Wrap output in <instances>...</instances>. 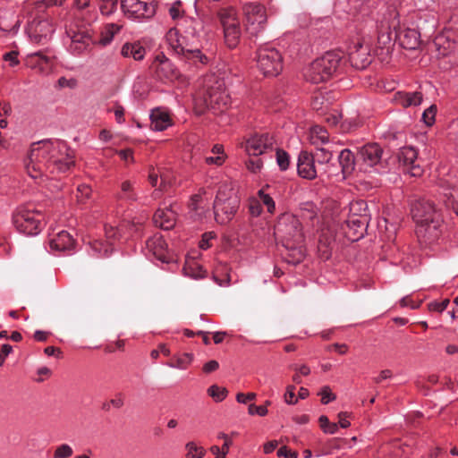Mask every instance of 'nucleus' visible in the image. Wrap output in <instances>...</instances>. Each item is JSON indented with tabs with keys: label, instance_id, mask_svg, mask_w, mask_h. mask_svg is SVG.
<instances>
[{
	"label": "nucleus",
	"instance_id": "nucleus-1",
	"mask_svg": "<svg viewBox=\"0 0 458 458\" xmlns=\"http://www.w3.org/2000/svg\"><path fill=\"white\" fill-rule=\"evenodd\" d=\"M67 151L65 143L58 140L34 142L26 164L28 174L32 178H37L47 173L54 174L55 170L68 171L74 165V160L72 155Z\"/></svg>",
	"mask_w": 458,
	"mask_h": 458
},
{
	"label": "nucleus",
	"instance_id": "nucleus-2",
	"mask_svg": "<svg viewBox=\"0 0 458 458\" xmlns=\"http://www.w3.org/2000/svg\"><path fill=\"white\" fill-rule=\"evenodd\" d=\"M274 234L282 242L289 253L285 257L289 263H300L304 258L301 242L303 234L300 221L293 216L283 215L275 225Z\"/></svg>",
	"mask_w": 458,
	"mask_h": 458
},
{
	"label": "nucleus",
	"instance_id": "nucleus-3",
	"mask_svg": "<svg viewBox=\"0 0 458 458\" xmlns=\"http://www.w3.org/2000/svg\"><path fill=\"white\" fill-rule=\"evenodd\" d=\"M195 110L199 114L206 110L223 112L229 105V97L225 89V82L215 75L205 79L204 89L199 92L195 99Z\"/></svg>",
	"mask_w": 458,
	"mask_h": 458
},
{
	"label": "nucleus",
	"instance_id": "nucleus-4",
	"mask_svg": "<svg viewBox=\"0 0 458 458\" xmlns=\"http://www.w3.org/2000/svg\"><path fill=\"white\" fill-rule=\"evenodd\" d=\"M166 42L173 53L179 58L185 66L189 68H200L209 62V58L199 49L189 48V43L184 42L179 36V30L176 28L169 30L166 33Z\"/></svg>",
	"mask_w": 458,
	"mask_h": 458
},
{
	"label": "nucleus",
	"instance_id": "nucleus-5",
	"mask_svg": "<svg viewBox=\"0 0 458 458\" xmlns=\"http://www.w3.org/2000/svg\"><path fill=\"white\" fill-rule=\"evenodd\" d=\"M411 215L418 225V233H428L433 237L437 236V230L441 224V215L435 208L433 202L428 199H418L411 205Z\"/></svg>",
	"mask_w": 458,
	"mask_h": 458
},
{
	"label": "nucleus",
	"instance_id": "nucleus-6",
	"mask_svg": "<svg viewBox=\"0 0 458 458\" xmlns=\"http://www.w3.org/2000/svg\"><path fill=\"white\" fill-rule=\"evenodd\" d=\"M343 55L341 52L329 51L313 61L306 69L304 76L311 83H321L329 80L336 71Z\"/></svg>",
	"mask_w": 458,
	"mask_h": 458
},
{
	"label": "nucleus",
	"instance_id": "nucleus-7",
	"mask_svg": "<svg viewBox=\"0 0 458 458\" xmlns=\"http://www.w3.org/2000/svg\"><path fill=\"white\" fill-rule=\"evenodd\" d=\"M399 13L394 7H389L383 14L377 25V48L381 50V55L388 54L393 47V31L399 28Z\"/></svg>",
	"mask_w": 458,
	"mask_h": 458
},
{
	"label": "nucleus",
	"instance_id": "nucleus-8",
	"mask_svg": "<svg viewBox=\"0 0 458 458\" xmlns=\"http://www.w3.org/2000/svg\"><path fill=\"white\" fill-rule=\"evenodd\" d=\"M218 17L223 27L225 44L234 48L240 42L242 35L241 23L234 8L228 7L218 12Z\"/></svg>",
	"mask_w": 458,
	"mask_h": 458
},
{
	"label": "nucleus",
	"instance_id": "nucleus-9",
	"mask_svg": "<svg viewBox=\"0 0 458 458\" xmlns=\"http://www.w3.org/2000/svg\"><path fill=\"white\" fill-rule=\"evenodd\" d=\"M257 64L259 71L265 76H277L282 69V55L274 47L264 46L259 48Z\"/></svg>",
	"mask_w": 458,
	"mask_h": 458
},
{
	"label": "nucleus",
	"instance_id": "nucleus-10",
	"mask_svg": "<svg viewBox=\"0 0 458 458\" xmlns=\"http://www.w3.org/2000/svg\"><path fill=\"white\" fill-rule=\"evenodd\" d=\"M246 19V32L250 37H256L264 29L267 21L265 8L258 4H247L243 7Z\"/></svg>",
	"mask_w": 458,
	"mask_h": 458
},
{
	"label": "nucleus",
	"instance_id": "nucleus-11",
	"mask_svg": "<svg viewBox=\"0 0 458 458\" xmlns=\"http://www.w3.org/2000/svg\"><path fill=\"white\" fill-rule=\"evenodd\" d=\"M43 216L33 210H21L14 216L16 228L27 235H35L42 229Z\"/></svg>",
	"mask_w": 458,
	"mask_h": 458
},
{
	"label": "nucleus",
	"instance_id": "nucleus-12",
	"mask_svg": "<svg viewBox=\"0 0 458 458\" xmlns=\"http://www.w3.org/2000/svg\"><path fill=\"white\" fill-rule=\"evenodd\" d=\"M121 8L130 18L150 19L156 13L157 4H147L140 0H121Z\"/></svg>",
	"mask_w": 458,
	"mask_h": 458
},
{
	"label": "nucleus",
	"instance_id": "nucleus-13",
	"mask_svg": "<svg viewBox=\"0 0 458 458\" xmlns=\"http://www.w3.org/2000/svg\"><path fill=\"white\" fill-rule=\"evenodd\" d=\"M397 159L403 170L411 176H420L423 169L418 159V152L412 147L401 148L397 153Z\"/></svg>",
	"mask_w": 458,
	"mask_h": 458
},
{
	"label": "nucleus",
	"instance_id": "nucleus-14",
	"mask_svg": "<svg viewBox=\"0 0 458 458\" xmlns=\"http://www.w3.org/2000/svg\"><path fill=\"white\" fill-rule=\"evenodd\" d=\"M54 28L49 21H33L29 26L28 35L32 44L45 46L50 40Z\"/></svg>",
	"mask_w": 458,
	"mask_h": 458
},
{
	"label": "nucleus",
	"instance_id": "nucleus-15",
	"mask_svg": "<svg viewBox=\"0 0 458 458\" xmlns=\"http://www.w3.org/2000/svg\"><path fill=\"white\" fill-rule=\"evenodd\" d=\"M273 139L268 134L255 135L245 143V149L250 156L258 157L272 149Z\"/></svg>",
	"mask_w": 458,
	"mask_h": 458
},
{
	"label": "nucleus",
	"instance_id": "nucleus-16",
	"mask_svg": "<svg viewBox=\"0 0 458 458\" xmlns=\"http://www.w3.org/2000/svg\"><path fill=\"white\" fill-rule=\"evenodd\" d=\"M71 39V49L77 54H81L88 50L91 45L97 44V38L88 30L74 32Z\"/></svg>",
	"mask_w": 458,
	"mask_h": 458
},
{
	"label": "nucleus",
	"instance_id": "nucleus-17",
	"mask_svg": "<svg viewBox=\"0 0 458 458\" xmlns=\"http://www.w3.org/2000/svg\"><path fill=\"white\" fill-rule=\"evenodd\" d=\"M239 207L237 198L231 199L225 204H214L215 219L219 224L228 223L236 213Z\"/></svg>",
	"mask_w": 458,
	"mask_h": 458
},
{
	"label": "nucleus",
	"instance_id": "nucleus-18",
	"mask_svg": "<svg viewBox=\"0 0 458 458\" xmlns=\"http://www.w3.org/2000/svg\"><path fill=\"white\" fill-rule=\"evenodd\" d=\"M298 174L304 179L312 180L317 176L314 157L307 151H301L298 157Z\"/></svg>",
	"mask_w": 458,
	"mask_h": 458
},
{
	"label": "nucleus",
	"instance_id": "nucleus-19",
	"mask_svg": "<svg viewBox=\"0 0 458 458\" xmlns=\"http://www.w3.org/2000/svg\"><path fill=\"white\" fill-rule=\"evenodd\" d=\"M154 66L157 76L160 80H173L177 77L176 69L164 55H157Z\"/></svg>",
	"mask_w": 458,
	"mask_h": 458
},
{
	"label": "nucleus",
	"instance_id": "nucleus-20",
	"mask_svg": "<svg viewBox=\"0 0 458 458\" xmlns=\"http://www.w3.org/2000/svg\"><path fill=\"white\" fill-rule=\"evenodd\" d=\"M350 62L352 65L357 69H364L370 64V57L368 48L361 43H357L353 46L349 53Z\"/></svg>",
	"mask_w": 458,
	"mask_h": 458
},
{
	"label": "nucleus",
	"instance_id": "nucleus-21",
	"mask_svg": "<svg viewBox=\"0 0 458 458\" xmlns=\"http://www.w3.org/2000/svg\"><path fill=\"white\" fill-rule=\"evenodd\" d=\"M382 155L383 149L377 143L367 144L360 150V158L369 166L380 163Z\"/></svg>",
	"mask_w": 458,
	"mask_h": 458
},
{
	"label": "nucleus",
	"instance_id": "nucleus-22",
	"mask_svg": "<svg viewBox=\"0 0 458 458\" xmlns=\"http://www.w3.org/2000/svg\"><path fill=\"white\" fill-rule=\"evenodd\" d=\"M153 221L156 226L163 230H170L175 225L176 214L171 208L157 209L153 216Z\"/></svg>",
	"mask_w": 458,
	"mask_h": 458
},
{
	"label": "nucleus",
	"instance_id": "nucleus-23",
	"mask_svg": "<svg viewBox=\"0 0 458 458\" xmlns=\"http://www.w3.org/2000/svg\"><path fill=\"white\" fill-rule=\"evenodd\" d=\"M395 39L398 40L402 47L406 49H415L420 45V37L418 31L411 29L395 31Z\"/></svg>",
	"mask_w": 458,
	"mask_h": 458
},
{
	"label": "nucleus",
	"instance_id": "nucleus-24",
	"mask_svg": "<svg viewBox=\"0 0 458 458\" xmlns=\"http://www.w3.org/2000/svg\"><path fill=\"white\" fill-rule=\"evenodd\" d=\"M422 93L420 91L405 92L397 91L394 94L393 101L403 107L416 106L421 104Z\"/></svg>",
	"mask_w": 458,
	"mask_h": 458
},
{
	"label": "nucleus",
	"instance_id": "nucleus-25",
	"mask_svg": "<svg viewBox=\"0 0 458 458\" xmlns=\"http://www.w3.org/2000/svg\"><path fill=\"white\" fill-rule=\"evenodd\" d=\"M150 120L151 128L155 131H164L172 125L169 113L162 108L152 110Z\"/></svg>",
	"mask_w": 458,
	"mask_h": 458
},
{
	"label": "nucleus",
	"instance_id": "nucleus-26",
	"mask_svg": "<svg viewBox=\"0 0 458 458\" xmlns=\"http://www.w3.org/2000/svg\"><path fill=\"white\" fill-rule=\"evenodd\" d=\"M74 242L73 238L69 233L61 231L55 237L51 239L50 247L59 251L70 250L73 248Z\"/></svg>",
	"mask_w": 458,
	"mask_h": 458
},
{
	"label": "nucleus",
	"instance_id": "nucleus-27",
	"mask_svg": "<svg viewBox=\"0 0 458 458\" xmlns=\"http://www.w3.org/2000/svg\"><path fill=\"white\" fill-rule=\"evenodd\" d=\"M121 55L125 58L131 57L135 61H141L146 55V49L139 42H127L123 45Z\"/></svg>",
	"mask_w": 458,
	"mask_h": 458
},
{
	"label": "nucleus",
	"instance_id": "nucleus-28",
	"mask_svg": "<svg viewBox=\"0 0 458 458\" xmlns=\"http://www.w3.org/2000/svg\"><path fill=\"white\" fill-rule=\"evenodd\" d=\"M147 248L158 259L163 260L167 249V244L162 235L156 234L146 242Z\"/></svg>",
	"mask_w": 458,
	"mask_h": 458
},
{
	"label": "nucleus",
	"instance_id": "nucleus-29",
	"mask_svg": "<svg viewBox=\"0 0 458 458\" xmlns=\"http://www.w3.org/2000/svg\"><path fill=\"white\" fill-rule=\"evenodd\" d=\"M349 216L363 219V216H367L370 221V212L369 209L368 203L363 199L353 201L350 204Z\"/></svg>",
	"mask_w": 458,
	"mask_h": 458
},
{
	"label": "nucleus",
	"instance_id": "nucleus-30",
	"mask_svg": "<svg viewBox=\"0 0 458 458\" xmlns=\"http://www.w3.org/2000/svg\"><path fill=\"white\" fill-rule=\"evenodd\" d=\"M28 63L30 66L38 68L41 72H44L48 68L50 58L43 51H38L28 55Z\"/></svg>",
	"mask_w": 458,
	"mask_h": 458
},
{
	"label": "nucleus",
	"instance_id": "nucleus-31",
	"mask_svg": "<svg viewBox=\"0 0 458 458\" xmlns=\"http://www.w3.org/2000/svg\"><path fill=\"white\" fill-rule=\"evenodd\" d=\"M180 30L185 34V37L196 38L199 36L201 23L192 18H184L179 23Z\"/></svg>",
	"mask_w": 458,
	"mask_h": 458
},
{
	"label": "nucleus",
	"instance_id": "nucleus-32",
	"mask_svg": "<svg viewBox=\"0 0 458 458\" xmlns=\"http://www.w3.org/2000/svg\"><path fill=\"white\" fill-rule=\"evenodd\" d=\"M121 30V26L114 23H108L105 25L100 32V36L97 38V44L106 46L111 43L115 34Z\"/></svg>",
	"mask_w": 458,
	"mask_h": 458
},
{
	"label": "nucleus",
	"instance_id": "nucleus-33",
	"mask_svg": "<svg viewBox=\"0 0 458 458\" xmlns=\"http://www.w3.org/2000/svg\"><path fill=\"white\" fill-rule=\"evenodd\" d=\"M342 172L344 175H348L354 170V156L349 149H343L338 157Z\"/></svg>",
	"mask_w": 458,
	"mask_h": 458
},
{
	"label": "nucleus",
	"instance_id": "nucleus-34",
	"mask_svg": "<svg viewBox=\"0 0 458 458\" xmlns=\"http://www.w3.org/2000/svg\"><path fill=\"white\" fill-rule=\"evenodd\" d=\"M117 199L128 202L137 200L138 197L131 181H124L121 183V191L117 194Z\"/></svg>",
	"mask_w": 458,
	"mask_h": 458
},
{
	"label": "nucleus",
	"instance_id": "nucleus-35",
	"mask_svg": "<svg viewBox=\"0 0 458 458\" xmlns=\"http://www.w3.org/2000/svg\"><path fill=\"white\" fill-rule=\"evenodd\" d=\"M369 220L367 216H363V219H359L354 216H348L347 225L352 229L357 235V238L363 235V232L366 231L369 225Z\"/></svg>",
	"mask_w": 458,
	"mask_h": 458
},
{
	"label": "nucleus",
	"instance_id": "nucleus-36",
	"mask_svg": "<svg viewBox=\"0 0 458 458\" xmlns=\"http://www.w3.org/2000/svg\"><path fill=\"white\" fill-rule=\"evenodd\" d=\"M233 188L228 183H222L217 191L214 204H225V202L233 199Z\"/></svg>",
	"mask_w": 458,
	"mask_h": 458
},
{
	"label": "nucleus",
	"instance_id": "nucleus-37",
	"mask_svg": "<svg viewBox=\"0 0 458 458\" xmlns=\"http://www.w3.org/2000/svg\"><path fill=\"white\" fill-rule=\"evenodd\" d=\"M191 353H182L179 356L174 357L168 363L167 366L179 369H185L192 361Z\"/></svg>",
	"mask_w": 458,
	"mask_h": 458
},
{
	"label": "nucleus",
	"instance_id": "nucleus-38",
	"mask_svg": "<svg viewBox=\"0 0 458 458\" xmlns=\"http://www.w3.org/2000/svg\"><path fill=\"white\" fill-rule=\"evenodd\" d=\"M183 271L185 276L194 279L203 278L206 274L202 267L196 262L187 263L183 267Z\"/></svg>",
	"mask_w": 458,
	"mask_h": 458
},
{
	"label": "nucleus",
	"instance_id": "nucleus-39",
	"mask_svg": "<svg viewBox=\"0 0 458 458\" xmlns=\"http://www.w3.org/2000/svg\"><path fill=\"white\" fill-rule=\"evenodd\" d=\"M310 140L312 144H318V141L325 143L328 140V133L323 127L316 125L310 131Z\"/></svg>",
	"mask_w": 458,
	"mask_h": 458
},
{
	"label": "nucleus",
	"instance_id": "nucleus-40",
	"mask_svg": "<svg viewBox=\"0 0 458 458\" xmlns=\"http://www.w3.org/2000/svg\"><path fill=\"white\" fill-rule=\"evenodd\" d=\"M187 454L185 458H203L206 451L203 447L197 446L194 442H189L185 445Z\"/></svg>",
	"mask_w": 458,
	"mask_h": 458
},
{
	"label": "nucleus",
	"instance_id": "nucleus-41",
	"mask_svg": "<svg viewBox=\"0 0 458 458\" xmlns=\"http://www.w3.org/2000/svg\"><path fill=\"white\" fill-rule=\"evenodd\" d=\"M227 390L224 387H220L216 385H213L208 387V394L210 397H212L216 402L223 401L227 395Z\"/></svg>",
	"mask_w": 458,
	"mask_h": 458
},
{
	"label": "nucleus",
	"instance_id": "nucleus-42",
	"mask_svg": "<svg viewBox=\"0 0 458 458\" xmlns=\"http://www.w3.org/2000/svg\"><path fill=\"white\" fill-rule=\"evenodd\" d=\"M314 161L319 164H327L333 158L332 151L325 148H318L315 153Z\"/></svg>",
	"mask_w": 458,
	"mask_h": 458
},
{
	"label": "nucleus",
	"instance_id": "nucleus-43",
	"mask_svg": "<svg viewBox=\"0 0 458 458\" xmlns=\"http://www.w3.org/2000/svg\"><path fill=\"white\" fill-rule=\"evenodd\" d=\"M91 247L93 250L102 254L103 256H108L113 251L112 243L109 242H104L101 241H95L91 244Z\"/></svg>",
	"mask_w": 458,
	"mask_h": 458
},
{
	"label": "nucleus",
	"instance_id": "nucleus-44",
	"mask_svg": "<svg viewBox=\"0 0 458 458\" xmlns=\"http://www.w3.org/2000/svg\"><path fill=\"white\" fill-rule=\"evenodd\" d=\"M72 454L73 450L68 444H62L55 448L53 458H69Z\"/></svg>",
	"mask_w": 458,
	"mask_h": 458
},
{
	"label": "nucleus",
	"instance_id": "nucleus-45",
	"mask_svg": "<svg viewBox=\"0 0 458 458\" xmlns=\"http://www.w3.org/2000/svg\"><path fill=\"white\" fill-rule=\"evenodd\" d=\"M118 0H101L100 11L105 15L113 13L117 7Z\"/></svg>",
	"mask_w": 458,
	"mask_h": 458
},
{
	"label": "nucleus",
	"instance_id": "nucleus-46",
	"mask_svg": "<svg viewBox=\"0 0 458 458\" xmlns=\"http://www.w3.org/2000/svg\"><path fill=\"white\" fill-rule=\"evenodd\" d=\"M276 162H277L279 167L281 168V170H286L290 164L289 155L282 149H277L276 150Z\"/></svg>",
	"mask_w": 458,
	"mask_h": 458
},
{
	"label": "nucleus",
	"instance_id": "nucleus-47",
	"mask_svg": "<svg viewBox=\"0 0 458 458\" xmlns=\"http://www.w3.org/2000/svg\"><path fill=\"white\" fill-rule=\"evenodd\" d=\"M259 201L267 207V209L269 213H273L275 210V202L273 199L267 193L264 192L263 190L259 191Z\"/></svg>",
	"mask_w": 458,
	"mask_h": 458
},
{
	"label": "nucleus",
	"instance_id": "nucleus-48",
	"mask_svg": "<svg viewBox=\"0 0 458 458\" xmlns=\"http://www.w3.org/2000/svg\"><path fill=\"white\" fill-rule=\"evenodd\" d=\"M437 113V106L435 105L430 106L422 114V119L427 125H432L435 121V115Z\"/></svg>",
	"mask_w": 458,
	"mask_h": 458
},
{
	"label": "nucleus",
	"instance_id": "nucleus-49",
	"mask_svg": "<svg viewBox=\"0 0 458 458\" xmlns=\"http://www.w3.org/2000/svg\"><path fill=\"white\" fill-rule=\"evenodd\" d=\"M321 395V403L327 404L329 402L335 400L336 395L332 393L331 388L328 386H325L321 388L318 394Z\"/></svg>",
	"mask_w": 458,
	"mask_h": 458
},
{
	"label": "nucleus",
	"instance_id": "nucleus-50",
	"mask_svg": "<svg viewBox=\"0 0 458 458\" xmlns=\"http://www.w3.org/2000/svg\"><path fill=\"white\" fill-rule=\"evenodd\" d=\"M262 165L263 163L261 159L257 157H255L254 158H250L246 162L247 168L252 173L259 172L261 169Z\"/></svg>",
	"mask_w": 458,
	"mask_h": 458
},
{
	"label": "nucleus",
	"instance_id": "nucleus-51",
	"mask_svg": "<svg viewBox=\"0 0 458 458\" xmlns=\"http://www.w3.org/2000/svg\"><path fill=\"white\" fill-rule=\"evenodd\" d=\"M57 85L60 89L69 88L74 89L77 86V81L75 79H66L65 77H61L57 81Z\"/></svg>",
	"mask_w": 458,
	"mask_h": 458
},
{
	"label": "nucleus",
	"instance_id": "nucleus-52",
	"mask_svg": "<svg viewBox=\"0 0 458 458\" xmlns=\"http://www.w3.org/2000/svg\"><path fill=\"white\" fill-rule=\"evenodd\" d=\"M248 412L250 415H259L266 416L268 412L267 408L266 406H257L255 404H250L248 408Z\"/></svg>",
	"mask_w": 458,
	"mask_h": 458
},
{
	"label": "nucleus",
	"instance_id": "nucleus-53",
	"mask_svg": "<svg viewBox=\"0 0 458 458\" xmlns=\"http://www.w3.org/2000/svg\"><path fill=\"white\" fill-rule=\"evenodd\" d=\"M277 456L284 458H297L298 454L284 445L277 450Z\"/></svg>",
	"mask_w": 458,
	"mask_h": 458
},
{
	"label": "nucleus",
	"instance_id": "nucleus-54",
	"mask_svg": "<svg viewBox=\"0 0 458 458\" xmlns=\"http://www.w3.org/2000/svg\"><path fill=\"white\" fill-rule=\"evenodd\" d=\"M295 386H288L286 388V393L284 394V400L288 404H294L297 403V399L294 394Z\"/></svg>",
	"mask_w": 458,
	"mask_h": 458
},
{
	"label": "nucleus",
	"instance_id": "nucleus-55",
	"mask_svg": "<svg viewBox=\"0 0 458 458\" xmlns=\"http://www.w3.org/2000/svg\"><path fill=\"white\" fill-rule=\"evenodd\" d=\"M449 304V300L445 299L441 302H431L428 304L429 310L442 312L444 311L447 305Z\"/></svg>",
	"mask_w": 458,
	"mask_h": 458
},
{
	"label": "nucleus",
	"instance_id": "nucleus-56",
	"mask_svg": "<svg viewBox=\"0 0 458 458\" xmlns=\"http://www.w3.org/2000/svg\"><path fill=\"white\" fill-rule=\"evenodd\" d=\"M215 237V233L212 232L205 233L202 235V239L199 242V248L202 250H207L209 248V241L212 240Z\"/></svg>",
	"mask_w": 458,
	"mask_h": 458
},
{
	"label": "nucleus",
	"instance_id": "nucleus-57",
	"mask_svg": "<svg viewBox=\"0 0 458 458\" xmlns=\"http://www.w3.org/2000/svg\"><path fill=\"white\" fill-rule=\"evenodd\" d=\"M225 158H226L225 155L216 156V157H207L205 158V161L208 165H221L224 164Z\"/></svg>",
	"mask_w": 458,
	"mask_h": 458
},
{
	"label": "nucleus",
	"instance_id": "nucleus-58",
	"mask_svg": "<svg viewBox=\"0 0 458 458\" xmlns=\"http://www.w3.org/2000/svg\"><path fill=\"white\" fill-rule=\"evenodd\" d=\"M392 376H393V373L390 369H384V370L380 371L379 376L373 377L372 380L376 384H380L383 380L391 378Z\"/></svg>",
	"mask_w": 458,
	"mask_h": 458
},
{
	"label": "nucleus",
	"instance_id": "nucleus-59",
	"mask_svg": "<svg viewBox=\"0 0 458 458\" xmlns=\"http://www.w3.org/2000/svg\"><path fill=\"white\" fill-rule=\"evenodd\" d=\"M13 348L10 344H4L0 350V367L4 364L6 357L12 352Z\"/></svg>",
	"mask_w": 458,
	"mask_h": 458
},
{
	"label": "nucleus",
	"instance_id": "nucleus-60",
	"mask_svg": "<svg viewBox=\"0 0 458 458\" xmlns=\"http://www.w3.org/2000/svg\"><path fill=\"white\" fill-rule=\"evenodd\" d=\"M256 398V394L254 393H239L236 396V400L241 403H246L249 401L254 400Z\"/></svg>",
	"mask_w": 458,
	"mask_h": 458
},
{
	"label": "nucleus",
	"instance_id": "nucleus-61",
	"mask_svg": "<svg viewBox=\"0 0 458 458\" xmlns=\"http://www.w3.org/2000/svg\"><path fill=\"white\" fill-rule=\"evenodd\" d=\"M77 191L81 194L78 198H81V199H88L91 193V189L86 184H81L78 186Z\"/></svg>",
	"mask_w": 458,
	"mask_h": 458
},
{
	"label": "nucleus",
	"instance_id": "nucleus-62",
	"mask_svg": "<svg viewBox=\"0 0 458 458\" xmlns=\"http://www.w3.org/2000/svg\"><path fill=\"white\" fill-rule=\"evenodd\" d=\"M118 154L121 157V158L125 162H128V161L133 162L134 161L133 151L131 148L120 150V151H118Z\"/></svg>",
	"mask_w": 458,
	"mask_h": 458
},
{
	"label": "nucleus",
	"instance_id": "nucleus-63",
	"mask_svg": "<svg viewBox=\"0 0 458 458\" xmlns=\"http://www.w3.org/2000/svg\"><path fill=\"white\" fill-rule=\"evenodd\" d=\"M17 55H18L17 52L11 51V52L4 54V59L7 62H10V64L12 66H14L19 64Z\"/></svg>",
	"mask_w": 458,
	"mask_h": 458
},
{
	"label": "nucleus",
	"instance_id": "nucleus-64",
	"mask_svg": "<svg viewBox=\"0 0 458 458\" xmlns=\"http://www.w3.org/2000/svg\"><path fill=\"white\" fill-rule=\"evenodd\" d=\"M218 367H219V364L216 360H210L204 365L203 371L205 373H210V372L216 370L218 369Z\"/></svg>",
	"mask_w": 458,
	"mask_h": 458
}]
</instances>
